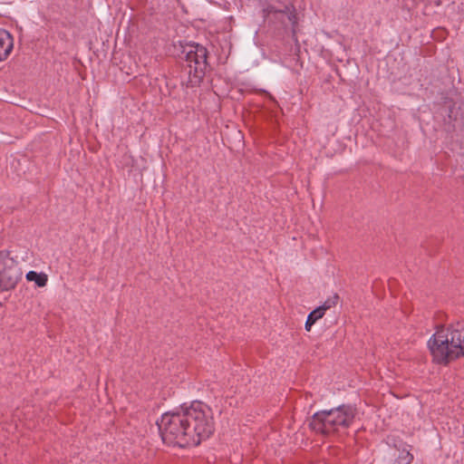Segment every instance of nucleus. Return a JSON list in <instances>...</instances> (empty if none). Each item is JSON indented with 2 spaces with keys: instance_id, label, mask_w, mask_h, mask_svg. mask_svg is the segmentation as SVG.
Returning a JSON list of instances; mask_svg holds the SVG:
<instances>
[{
  "instance_id": "nucleus-1",
  "label": "nucleus",
  "mask_w": 464,
  "mask_h": 464,
  "mask_svg": "<svg viewBox=\"0 0 464 464\" xmlns=\"http://www.w3.org/2000/svg\"><path fill=\"white\" fill-rule=\"evenodd\" d=\"M157 425L165 444L180 448L198 446L215 430L211 408L199 401L162 414Z\"/></svg>"
},
{
  "instance_id": "nucleus-2",
  "label": "nucleus",
  "mask_w": 464,
  "mask_h": 464,
  "mask_svg": "<svg viewBox=\"0 0 464 464\" xmlns=\"http://www.w3.org/2000/svg\"><path fill=\"white\" fill-rule=\"evenodd\" d=\"M429 349L439 363L464 356V321L440 328L428 341Z\"/></svg>"
},
{
  "instance_id": "nucleus-3",
  "label": "nucleus",
  "mask_w": 464,
  "mask_h": 464,
  "mask_svg": "<svg viewBox=\"0 0 464 464\" xmlns=\"http://www.w3.org/2000/svg\"><path fill=\"white\" fill-rule=\"evenodd\" d=\"M356 409L350 404H343L329 411L315 412L309 426L316 432L330 433L340 428H348L353 421Z\"/></svg>"
},
{
  "instance_id": "nucleus-4",
  "label": "nucleus",
  "mask_w": 464,
  "mask_h": 464,
  "mask_svg": "<svg viewBox=\"0 0 464 464\" xmlns=\"http://www.w3.org/2000/svg\"><path fill=\"white\" fill-rule=\"evenodd\" d=\"M182 56L188 68V73L191 82H199L207 68V49L195 43L186 44L182 46Z\"/></svg>"
},
{
  "instance_id": "nucleus-5",
  "label": "nucleus",
  "mask_w": 464,
  "mask_h": 464,
  "mask_svg": "<svg viewBox=\"0 0 464 464\" xmlns=\"http://www.w3.org/2000/svg\"><path fill=\"white\" fill-rule=\"evenodd\" d=\"M21 276L17 262L8 252L0 251V292L14 288Z\"/></svg>"
},
{
  "instance_id": "nucleus-6",
  "label": "nucleus",
  "mask_w": 464,
  "mask_h": 464,
  "mask_svg": "<svg viewBox=\"0 0 464 464\" xmlns=\"http://www.w3.org/2000/svg\"><path fill=\"white\" fill-rule=\"evenodd\" d=\"M13 38L5 30H0V61L7 58L13 49Z\"/></svg>"
},
{
  "instance_id": "nucleus-7",
  "label": "nucleus",
  "mask_w": 464,
  "mask_h": 464,
  "mask_svg": "<svg viewBox=\"0 0 464 464\" xmlns=\"http://www.w3.org/2000/svg\"><path fill=\"white\" fill-rule=\"evenodd\" d=\"M394 447L395 448L392 450L393 451L392 455L395 457L398 452V456L396 457L394 463L410 464L413 459L410 451L405 447H402V449L398 448L397 445H394Z\"/></svg>"
},
{
  "instance_id": "nucleus-8",
  "label": "nucleus",
  "mask_w": 464,
  "mask_h": 464,
  "mask_svg": "<svg viewBox=\"0 0 464 464\" xmlns=\"http://www.w3.org/2000/svg\"><path fill=\"white\" fill-rule=\"evenodd\" d=\"M26 279L30 282H34L39 287H44L47 284V276L44 273H37L35 271H29L26 276Z\"/></svg>"
},
{
  "instance_id": "nucleus-9",
  "label": "nucleus",
  "mask_w": 464,
  "mask_h": 464,
  "mask_svg": "<svg viewBox=\"0 0 464 464\" xmlns=\"http://www.w3.org/2000/svg\"><path fill=\"white\" fill-rule=\"evenodd\" d=\"M324 315L321 314V310L320 309H314V311H312L308 316H307V319H306V322H305V330L306 331H310L311 330V327L313 324H315V322L317 320H319L320 318H322Z\"/></svg>"
},
{
  "instance_id": "nucleus-10",
  "label": "nucleus",
  "mask_w": 464,
  "mask_h": 464,
  "mask_svg": "<svg viewBox=\"0 0 464 464\" xmlns=\"http://www.w3.org/2000/svg\"><path fill=\"white\" fill-rule=\"evenodd\" d=\"M338 298L339 296L337 295H334L332 297L326 299L324 303L316 309H320L321 314L324 315L326 310L334 307L337 304Z\"/></svg>"
}]
</instances>
